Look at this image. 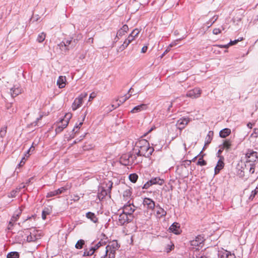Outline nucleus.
<instances>
[{
    "instance_id": "58",
    "label": "nucleus",
    "mask_w": 258,
    "mask_h": 258,
    "mask_svg": "<svg viewBox=\"0 0 258 258\" xmlns=\"http://www.w3.org/2000/svg\"><path fill=\"white\" fill-rule=\"evenodd\" d=\"M82 124H83L82 122H80V123L78 125L76 126L75 127H76V128L79 127L80 128L82 126Z\"/></svg>"
},
{
    "instance_id": "34",
    "label": "nucleus",
    "mask_w": 258,
    "mask_h": 258,
    "mask_svg": "<svg viewBox=\"0 0 258 258\" xmlns=\"http://www.w3.org/2000/svg\"><path fill=\"white\" fill-rule=\"evenodd\" d=\"M7 126H5L1 129L0 131V137L2 138H3L7 134Z\"/></svg>"
},
{
    "instance_id": "9",
    "label": "nucleus",
    "mask_w": 258,
    "mask_h": 258,
    "mask_svg": "<svg viewBox=\"0 0 258 258\" xmlns=\"http://www.w3.org/2000/svg\"><path fill=\"white\" fill-rule=\"evenodd\" d=\"M202 94V90L199 88H195L192 90H189L186 93V97L192 99L197 98L200 97Z\"/></svg>"
},
{
    "instance_id": "16",
    "label": "nucleus",
    "mask_w": 258,
    "mask_h": 258,
    "mask_svg": "<svg viewBox=\"0 0 258 258\" xmlns=\"http://www.w3.org/2000/svg\"><path fill=\"white\" fill-rule=\"evenodd\" d=\"M224 157L222 156L220 157L216 166L215 168V174H217L219 173L220 171L224 167Z\"/></svg>"
},
{
    "instance_id": "7",
    "label": "nucleus",
    "mask_w": 258,
    "mask_h": 258,
    "mask_svg": "<svg viewBox=\"0 0 258 258\" xmlns=\"http://www.w3.org/2000/svg\"><path fill=\"white\" fill-rule=\"evenodd\" d=\"M204 241V237L201 235H198L195 239L190 241V245L193 249L199 250L200 248L203 247Z\"/></svg>"
},
{
    "instance_id": "51",
    "label": "nucleus",
    "mask_w": 258,
    "mask_h": 258,
    "mask_svg": "<svg viewBox=\"0 0 258 258\" xmlns=\"http://www.w3.org/2000/svg\"><path fill=\"white\" fill-rule=\"evenodd\" d=\"M254 171H255L254 165H251V167L250 168L249 172L251 174H253V173H254Z\"/></svg>"
},
{
    "instance_id": "63",
    "label": "nucleus",
    "mask_w": 258,
    "mask_h": 258,
    "mask_svg": "<svg viewBox=\"0 0 258 258\" xmlns=\"http://www.w3.org/2000/svg\"><path fill=\"white\" fill-rule=\"evenodd\" d=\"M168 51V49H167L164 52V53H167Z\"/></svg>"
},
{
    "instance_id": "4",
    "label": "nucleus",
    "mask_w": 258,
    "mask_h": 258,
    "mask_svg": "<svg viewBox=\"0 0 258 258\" xmlns=\"http://www.w3.org/2000/svg\"><path fill=\"white\" fill-rule=\"evenodd\" d=\"M72 117V114L71 113H66L63 118L57 123V127L55 130L56 134L61 133L64 128L67 127Z\"/></svg>"
},
{
    "instance_id": "31",
    "label": "nucleus",
    "mask_w": 258,
    "mask_h": 258,
    "mask_svg": "<svg viewBox=\"0 0 258 258\" xmlns=\"http://www.w3.org/2000/svg\"><path fill=\"white\" fill-rule=\"evenodd\" d=\"M85 244V241L84 240L80 239L78 241L75 245V247L77 249H81L83 248V245Z\"/></svg>"
},
{
    "instance_id": "60",
    "label": "nucleus",
    "mask_w": 258,
    "mask_h": 258,
    "mask_svg": "<svg viewBox=\"0 0 258 258\" xmlns=\"http://www.w3.org/2000/svg\"><path fill=\"white\" fill-rule=\"evenodd\" d=\"M218 16H215L213 17V18H215L214 20L213 21V23H214L218 19Z\"/></svg>"
},
{
    "instance_id": "50",
    "label": "nucleus",
    "mask_w": 258,
    "mask_h": 258,
    "mask_svg": "<svg viewBox=\"0 0 258 258\" xmlns=\"http://www.w3.org/2000/svg\"><path fill=\"white\" fill-rule=\"evenodd\" d=\"M216 46H217L219 48H228L229 46L228 45V44L225 45H216Z\"/></svg>"
},
{
    "instance_id": "14",
    "label": "nucleus",
    "mask_w": 258,
    "mask_h": 258,
    "mask_svg": "<svg viewBox=\"0 0 258 258\" xmlns=\"http://www.w3.org/2000/svg\"><path fill=\"white\" fill-rule=\"evenodd\" d=\"M169 230L175 234H179L181 232L180 224L178 223H173L169 227Z\"/></svg>"
},
{
    "instance_id": "33",
    "label": "nucleus",
    "mask_w": 258,
    "mask_h": 258,
    "mask_svg": "<svg viewBox=\"0 0 258 258\" xmlns=\"http://www.w3.org/2000/svg\"><path fill=\"white\" fill-rule=\"evenodd\" d=\"M129 178H130V180L132 182L135 183L138 178V176L136 173H133V174H131L130 175Z\"/></svg>"
},
{
    "instance_id": "47",
    "label": "nucleus",
    "mask_w": 258,
    "mask_h": 258,
    "mask_svg": "<svg viewBox=\"0 0 258 258\" xmlns=\"http://www.w3.org/2000/svg\"><path fill=\"white\" fill-rule=\"evenodd\" d=\"M84 137H85V136H83L80 137V138H81L80 139H76L74 142V144H77V143L81 142L82 140H83Z\"/></svg>"
},
{
    "instance_id": "18",
    "label": "nucleus",
    "mask_w": 258,
    "mask_h": 258,
    "mask_svg": "<svg viewBox=\"0 0 258 258\" xmlns=\"http://www.w3.org/2000/svg\"><path fill=\"white\" fill-rule=\"evenodd\" d=\"M147 107H148L147 104H142L134 107L133 109L131 111V112L132 113L140 112L143 110L147 109Z\"/></svg>"
},
{
    "instance_id": "61",
    "label": "nucleus",
    "mask_w": 258,
    "mask_h": 258,
    "mask_svg": "<svg viewBox=\"0 0 258 258\" xmlns=\"http://www.w3.org/2000/svg\"><path fill=\"white\" fill-rule=\"evenodd\" d=\"M131 96V94L129 95L128 96H126L125 97V98L123 99V101H125L126 99H127L128 98H129L130 97V96Z\"/></svg>"
},
{
    "instance_id": "41",
    "label": "nucleus",
    "mask_w": 258,
    "mask_h": 258,
    "mask_svg": "<svg viewBox=\"0 0 258 258\" xmlns=\"http://www.w3.org/2000/svg\"><path fill=\"white\" fill-rule=\"evenodd\" d=\"M182 39L180 38V39H176V40L173 41L172 42H171L169 45L168 46V49H169L170 48L173 47V46H174L175 45H176L177 44V42L181 40Z\"/></svg>"
},
{
    "instance_id": "20",
    "label": "nucleus",
    "mask_w": 258,
    "mask_h": 258,
    "mask_svg": "<svg viewBox=\"0 0 258 258\" xmlns=\"http://www.w3.org/2000/svg\"><path fill=\"white\" fill-rule=\"evenodd\" d=\"M128 30V27L127 25H124L117 32L116 37L119 39V37H122Z\"/></svg>"
},
{
    "instance_id": "40",
    "label": "nucleus",
    "mask_w": 258,
    "mask_h": 258,
    "mask_svg": "<svg viewBox=\"0 0 258 258\" xmlns=\"http://www.w3.org/2000/svg\"><path fill=\"white\" fill-rule=\"evenodd\" d=\"M56 195H57V194L56 190H55L50 191V192H48L46 195V197L50 198V197H53V196H55Z\"/></svg>"
},
{
    "instance_id": "36",
    "label": "nucleus",
    "mask_w": 258,
    "mask_h": 258,
    "mask_svg": "<svg viewBox=\"0 0 258 258\" xmlns=\"http://www.w3.org/2000/svg\"><path fill=\"white\" fill-rule=\"evenodd\" d=\"M36 239L35 236L31 233L29 235L27 236V240L29 242L34 241Z\"/></svg>"
},
{
    "instance_id": "21",
    "label": "nucleus",
    "mask_w": 258,
    "mask_h": 258,
    "mask_svg": "<svg viewBox=\"0 0 258 258\" xmlns=\"http://www.w3.org/2000/svg\"><path fill=\"white\" fill-rule=\"evenodd\" d=\"M66 77L65 76H59L57 81V85L59 88H63L66 86Z\"/></svg>"
},
{
    "instance_id": "11",
    "label": "nucleus",
    "mask_w": 258,
    "mask_h": 258,
    "mask_svg": "<svg viewBox=\"0 0 258 258\" xmlns=\"http://www.w3.org/2000/svg\"><path fill=\"white\" fill-rule=\"evenodd\" d=\"M190 119L188 117H183L178 119L176 122V125L178 129L182 131L190 122Z\"/></svg>"
},
{
    "instance_id": "27",
    "label": "nucleus",
    "mask_w": 258,
    "mask_h": 258,
    "mask_svg": "<svg viewBox=\"0 0 258 258\" xmlns=\"http://www.w3.org/2000/svg\"><path fill=\"white\" fill-rule=\"evenodd\" d=\"M131 195L132 192L130 189L128 188L125 190L123 193V198L124 199V200L125 201H128L130 199Z\"/></svg>"
},
{
    "instance_id": "3",
    "label": "nucleus",
    "mask_w": 258,
    "mask_h": 258,
    "mask_svg": "<svg viewBox=\"0 0 258 258\" xmlns=\"http://www.w3.org/2000/svg\"><path fill=\"white\" fill-rule=\"evenodd\" d=\"M120 245L116 240L110 241L106 247V253L110 258H115L116 251L119 248Z\"/></svg>"
},
{
    "instance_id": "57",
    "label": "nucleus",
    "mask_w": 258,
    "mask_h": 258,
    "mask_svg": "<svg viewBox=\"0 0 258 258\" xmlns=\"http://www.w3.org/2000/svg\"><path fill=\"white\" fill-rule=\"evenodd\" d=\"M24 159H25V157L23 158L22 160L21 161L20 163V165H23L25 164V161H23Z\"/></svg>"
},
{
    "instance_id": "10",
    "label": "nucleus",
    "mask_w": 258,
    "mask_h": 258,
    "mask_svg": "<svg viewBox=\"0 0 258 258\" xmlns=\"http://www.w3.org/2000/svg\"><path fill=\"white\" fill-rule=\"evenodd\" d=\"M22 214V209H20L17 210L13 216L12 217L11 220L9 223L8 226V229H11L15 223L19 219L20 216Z\"/></svg>"
},
{
    "instance_id": "30",
    "label": "nucleus",
    "mask_w": 258,
    "mask_h": 258,
    "mask_svg": "<svg viewBox=\"0 0 258 258\" xmlns=\"http://www.w3.org/2000/svg\"><path fill=\"white\" fill-rule=\"evenodd\" d=\"M46 37V34L44 32H42L40 33L37 38V40L38 42L41 43L42 42Z\"/></svg>"
},
{
    "instance_id": "26",
    "label": "nucleus",
    "mask_w": 258,
    "mask_h": 258,
    "mask_svg": "<svg viewBox=\"0 0 258 258\" xmlns=\"http://www.w3.org/2000/svg\"><path fill=\"white\" fill-rule=\"evenodd\" d=\"M86 217L90 219L93 222L96 223L98 221V218L94 213L92 212H88L86 213Z\"/></svg>"
},
{
    "instance_id": "52",
    "label": "nucleus",
    "mask_w": 258,
    "mask_h": 258,
    "mask_svg": "<svg viewBox=\"0 0 258 258\" xmlns=\"http://www.w3.org/2000/svg\"><path fill=\"white\" fill-rule=\"evenodd\" d=\"M34 150V146L33 145H32V146L30 148V149L27 151V154H28L27 157H28L29 156V155H30L29 152H31V151H33Z\"/></svg>"
},
{
    "instance_id": "17",
    "label": "nucleus",
    "mask_w": 258,
    "mask_h": 258,
    "mask_svg": "<svg viewBox=\"0 0 258 258\" xmlns=\"http://www.w3.org/2000/svg\"><path fill=\"white\" fill-rule=\"evenodd\" d=\"M246 157L249 159V161H255L258 158V153L252 150H249L246 154Z\"/></svg>"
},
{
    "instance_id": "5",
    "label": "nucleus",
    "mask_w": 258,
    "mask_h": 258,
    "mask_svg": "<svg viewBox=\"0 0 258 258\" xmlns=\"http://www.w3.org/2000/svg\"><path fill=\"white\" fill-rule=\"evenodd\" d=\"M140 32V30L139 29L136 28L134 29L127 38L124 40L123 44L119 47V49L121 51L125 49L128 45L138 37Z\"/></svg>"
},
{
    "instance_id": "42",
    "label": "nucleus",
    "mask_w": 258,
    "mask_h": 258,
    "mask_svg": "<svg viewBox=\"0 0 258 258\" xmlns=\"http://www.w3.org/2000/svg\"><path fill=\"white\" fill-rule=\"evenodd\" d=\"M67 190V188L65 187H61L60 188L56 190L57 195L61 194V193L64 192L66 190Z\"/></svg>"
},
{
    "instance_id": "48",
    "label": "nucleus",
    "mask_w": 258,
    "mask_h": 258,
    "mask_svg": "<svg viewBox=\"0 0 258 258\" xmlns=\"http://www.w3.org/2000/svg\"><path fill=\"white\" fill-rule=\"evenodd\" d=\"M152 184L150 183V181H148L145 183L143 186V188H148L149 186H151Z\"/></svg>"
},
{
    "instance_id": "25",
    "label": "nucleus",
    "mask_w": 258,
    "mask_h": 258,
    "mask_svg": "<svg viewBox=\"0 0 258 258\" xmlns=\"http://www.w3.org/2000/svg\"><path fill=\"white\" fill-rule=\"evenodd\" d=\"M231 146L232 141L230 140H226L223 143L222 149L223 150H226V151H229L231 149Z\"/></svg>"
},
{
    "instance_id": "23",
    "label": "nucleus",
    "mask_w": 258,
    "mask_h": 258,
    "mask_svg": "<svg viewBox=\"0 0 258 258\" xmlns=\"http://www.w3.org/2000/svg\"><path fill=\"white\" fill-rule=\"evenodd\" d=\"M231 130L228 128L223 129L220 132L219 135L221 138H225L231 134Z\"/></svg>"
},
{
    "instance_id": "55",
    "label": "nucleus",
    "mask_w": 258,
    "mask_h": 258,
    "mask_svg": "<svg viewBox=\"0 0 258 258\" xmlns=\"http://www.w3.org/2000/svg\"><path fill=\"white\" fill-rule=\"evenodd\" d=\"M112 182H111V181H109V183H108V184H109V186H108V190H111V188L112 187Z\"/></svg>"
},
{
    "instance_id": "37",
    "label": "nucleus",
    "mask_w": 258,
    "mask_h": 258,
    "mask_svg": "<svg viewBox=\"0 0 258 258\" xmlns=\"http://www.w3.org/2000/svg\"><path fill=\"white\" fill-rule=\"evenodd\" d=\"M243 39V37H241V38H240L238 39H236V40H235L233 41H230V42L229 43H228V45H229V46H230L235 45V44H237L238 42L242 41Z\"/></svg>"
},
{
    "instance_id": "24",
    "label": "nucleus",
    "mask_w": 258,
    "mask_h": 258,
    "mask_svg": "<svg viewBox=\"0 0 258 258\" xmlns=\"http://www.w3.org/2000/svg\"><path fill=\"white\" fill-rule=\"evenodd\" d=\"M222 258H235V255L229 251L224 250L222 254Z\"/></svg>"
},
{
    "instance_id": "28",
    "label": "nucleus",
    "mask_w": 258,
    "mask_h": 258,
    "mask_svg": "<svg viewBox=\"0 0 258 258\" xmlns=\"http://www.w3.org/2000/svg\"><path fill=\"white\" fill-rule=\"evenodd\" d=\"M94 248L91 247L90 249H86L84 252L83 256H91L95 252Z\"/></svg>"
},
{
    "instance_id": "64",
    "label": "nucleus",
    "mask_w": 258,
    "mask_h": 258,
    "mask_svg": "<svg viewBox=\"0 0 258 258\" xmlns=\"http://www.w3.org/2000/svg\"><path fill=\"white\" fill-rule=\"evenodd\" d=\"M200 258H207L206 256H201Z\"/></svg>"
},
{
    "instance_id": "54",
    "label": "nucleus",
    "mask_w": 258,
    "mask_h": 258,
    "mask_svg": "<svg viewBox=\"0 0 258 258\" xmlns=\"http://www.w3.org/2000/svg\"><path fill=\"white\" fill-rule=\"evenodd\" d=\"M48 214V213H46L45 211H43L42 213V218L43 220L46 219V215Z\"/></svg>"
},
{
    "instance_id": "43",
    "label": "nucleus",
    "mask_w": 258,
    "mask_h": 258,
    "mask_svg": "<svg viewBox=\"0 0 258 258\" xmlns=\"http://www.w3.org/2000/svg\"><path fill=\"white\" fill-rule=\"evenodd\" d=\"M93 146L92 145H89L88 146H87L86 145H84L83 146V150L84 151H89L90 150H92L93 149Z\"/></svg>"
},
{
    "instance_id": "32",
    "label": "nucleus",
    "mask_w": 258,
    "mask_h": 258,
    "mask_svg": "<svg viewBox=\"0 0 258 258\" xmlns=\"http://www.w3.org/2000/svg\"><path fill=\"white\" fill-rule=\"evenodd\" d=\"M25 187V186L24 185H23L22 187H21L19 188V189H16L15 190H12L9 195V198H14L17 195V192L19 191V189L21 188V187H23V188H24Z\"/></svg>"
},
{
    "instance_id": "49",
    "label": "nucleus",
    "mask_w": 258,
    "mask_h": 258,
    "mask_svg": "<svg viewBox=\"0 0 258 258\" xmlns=\"http://www.w3.org/2000/svg\"><path fill=\"white\" fill-rule=\"evenodd\" d=\"M71 42H72V40H67L66 41L62 42V43H63V44L65 46H68L69 45H70L71 44Z\"/></svg>"
},
{
    "instance_id": "59",
    "label": "nucleus",
    "mask_w": 258,
    "mask_h": 258,
    "mask_svg": "<svg viewBox=\"0 0 258 258\" xmlns=\"http://www.w3.org/2000/svg\"><path fill=\"white\" fill-rule=\"evenodd\" d=\"M155 128V126H153V127H152L148 131V133L151 132Z\"/></svg>"
},
{
    "instance_id": "8",
    "label": "nucleus",
    "mask_w": 258,
    "mask_h": 258,
    "mask_svg": "<svg viewBox=\"0 0 258 258\" xmlns=\"http://www.w3.org/2000/svg\"><path fill=\"white\" fill-rule=\"evenodd\" d=\"M166 211L162 208L159 205H157L155 207L154 215L157 219L165 217L166 216Z\"/></svg>"
},
{
    "instance_id": "29",
    "label": "nucleus",
    "mask_w": 258,
    "mask_h": 258,
    "mask_svg": "<svg viewBox=\"0 0 258 258\" xmlns=\"http://www.w3.org/2000/svg\"><path fill=\"white\" fill-rule=\"evenodd\" d=\"M19 253L18 252L14 251L9 252L7 254V258H19Z\"/></svg>"
},
{
    "instance_id": "62",
    "label": "nucleus",
    "mask_w": 258,
    "mask_h": 258,
    "mask_svg": "<svg viewBox=\"0 0 258 258\" xmlns=\"http://www.w3.org/2000/svg\"><path fill=\"white\" fill-rule=\"evenodd\" d=\"M103 258H110L109 256H107L106 255H105Z\"/></svg>"
},
{
    "instance_id": "35",
    "label": "nucleus",
    "mask_w": 258,
    "mask_h": 258,
    "mask_svg": "<svg viewBox=\"0 0 258 258\" xmlns=\"http://www.w3.org/2000/svg\"><path fill=\"white\" fill-rule=\"evenodd\" d=\"M257 193L258 187H256L253 190L251 191V195L249 197V199L252 201L254 198L255 196L257 194Z\"/></svg>"
},
{
    "instance_id": "6",
    "label": "nucleus",
    "mask_w": 258,
    "mask_h": 258,
    "mask_svg": "<svg viewBox=\"0 0 258 258\" xmlns=\"http://www.w3.org/2000/svg\"><path fill=\"white\" fill-rule=\"evenodd\" d=\"M87 95V93L85 92L81 93L75 98L72 105L73 110L75 111L81 106L83 102V99L86 98Z\"/></svg>"
},
{
    "instance_id": "1",
    "label": "nucleus",
    "mask_w": 258,
    "mask_h": 258,
    "mask_svg": "<svg viewBox=\"0 0 258 258\" xmlns=\"http://www.w3.org/2000/svg\"><path fill=\"white\" fill-rule=\"evenodd\" d=\"M134 151L139 158L143 156L149 157L152 155L154 149L150 146L149 143L146 140L144 139L136 143Z\"/></svg>"
},
{
    "instance_id": "46",
    "label": "nucleus",
    "mask_w": 258,
    "mask_h": 258,
    "mask_svg": "<svg viewBox=\"0 0 258 258\" xmlns=\"http://www.w3.org/2000/svg\"><path fill=\"white\" fill-rule=\"evenodd\" d=\"M101 245H102V244L101 243V242H99L98 243H97L94 246H92L93 248H94L95 251L98 249Z\"/></svg>"
},
{
    "instance_id": "39",
    "label": "nucleus",
    "mask_w": 258,
    "mask_h": 258,
    "mask_svg": "<svg viewBox=\"0 0 258 258\" xmlns=\"http://www.w3.org/2000/svg\"><path fill=\"white\" fill-rule=\"evenodd\" d=\"M207 164V162L206 161L203 160V157L200 158L198 162H197V165L200 166H205Z\"/></svg>"
},
{
    "instance_id": "22",
    "label": "nucleus",
    "mask_w": 258,
    "mask_h": 258,
    "mask_svg": "<svg viewBox=\"0 0 258 258\" xmlns=\"http://www.w3.org/2000/svg\"><path fill=\"white\" fill-rule=\"evenodd\" d=\"M150 181L152 185L159 184L160 185H162L164 183V180L159 177L152 178Z\"/></svg>"
},
{
    "instance_id": "56",
    "label": "nucleus",
    "mask_w": 258,
    "mask_h": 258,
    "mask_svg": "<svg viewBox=\"0 0 258 258\" xmlns=\"http://www.w3.org/2000/svg\"><path fill=\"white\" fill-rule=\"evenodd\" d=\"M247 126L249 128H251L252 127L253 124H252L251 123L249 122L248 123H247Z\"/></svg>"
},
{
    "instance_id": "19",
    "label": "nucleus",
    "mask_w": 258,
    "mask_h": 258,
    "mask_svg": "<svg viewBox=\"0 0 258 258\" xmlns=\"http://www.w3.org/2000/svg\"><path fill=\"white\" fill-rule=\"evenodd\" d=\"M22 92V89L21 87L17 86H14L11 89V94L13 97H15L18 95L20 94Z\"/></svg>"
},
{
    "instance_id": "53",
    "label": "nucleus",
    "mask_w": 258,
    "mask_h": 258,
    "mask_svg": "<svg viewBox=\"0 0 258 258\" xmlns=\"http://www.w3.org/2000/svg\"><path fill=\"white\" fill-rule=\"evenodd\" d=\"M147 49H148V46H143L142 47V50H141V52L142 53H145L147 51Z\"/></svg>"
},
{
    "instance_id": "38",
    "label": "nucleus",
    "mask_w": 258,
    "mask_h": 258,
    "mask_svg": "<svg viewBox=\"0 0 258 258\" xmlns=\"http://www.w3.org/2000/svg\"><path fill=\"white\" fill-rule=\"evenodd\" d=\"M174 247V246L173 244H168L165 247V251L168 253L173 249Z\"/></svg>"
},
{
    "instance_id": "45",
    "label": "nucleus",
    "mask_w": 258,
    "mask_h": 258,
    "mask_svg": "<svg viewBox=\"0 0 258 258\" xmlns=\"http://www.w3.org/2000/svg\"><path fill=\"white\" fill-rule=\"evenodd\" d=\"M96 96V94L95 92H92L89 96V101H91L92 99L95 98Z\"/></svg>"
},
{
    "instance_id": "2",
    "label": "nucleus",
    "mask_w": 258,
    "mask_h": 258,
    "mask_svg": "<svg viewBox=\"0 0 258 258\" xmlns=\"http://www.w3.org/2000/svg\"><path fill=\"white\" fill-rule=\"evenodd\" d=\"M142 161V158L138 157L136 153L131 154H124L120 158V163L125 166L138 164Z\"/></svg>"
},
{
    "instance_id": "44",
    "label": "nucleus",
    "mask_w": 258,
    "mask_h": 258,
    "mask_svg": "<svg viewBox=\"0 0 258 258\" xmlns=\"http://www.w3.org/2000/svg\"><path fill=\"white\" fill-rule=\"evenodd\" d=\"M221 33V30L219 28H215L213 30V33L215 35H218Z\"/></svg>"
},
{
    "instance_id": "12",
    "label": "nucleus",
    "mask_w": 258,
    "mask_h": 258,
    "mask_svg": "<svg viewBox=\"0 0 258 258\" xmlns=\"http://www.w3.org/2000/svg\"><path fill=\"white\" fill-rule=\"evenodd\" d=\"M132 220L133 216H129V215L122 213L119 216L118 222L120 225H123L129 223Z\"/></svg>"
},
{
    "instance_id": "15",
    "label": "nucleus",
    "mask_w": 258,
    "mask_h": 258,
    "mask_svg": "<svg viewBox=\"0 0 258 258\" xmlns=\"http://www.w3.org/2000/svg\"><path fill=\"white\" fill-rule=\"evenodd\" d=\"M135 211V206L132 204L130 203L128 205H125L123 208V212L125 213L129 216H132V214Z\"/></svg>"
},
{
    "instance_id": "13",
    "label": "nucleus",
    "mask_w": 258,
    "mask_h": 258,
    "mask_svg": "<svg viewBox=\"0 0 258 258\" xmlns=\"http://www.w3.org/2000/svg\"><path fill=\"white\" fill-rule=\"evenodd\" d=\"M143 205L148 209L153 210L156 206L155 202L151 199L145 198L143 200Z\"/></svg>"
}]
</instances>
